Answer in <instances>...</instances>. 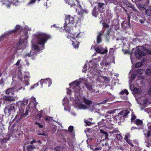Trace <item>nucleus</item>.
Wrapping results in <instances>:
<instances>
[{
    "label": "nucleus",
    "mask_w": 151,
    "mask_h": 151,
    "mask_svg": "<svg viewBox=\"0 0 151 151\" xmlns=\"http://www.w3.org/2000/svg\"><path fill=\"white\" fill-rule=\"evenodd\" d=\"M51 38V36L50 35L42 32L37 33L34 35L32 42L42 45V47L40 48L37 45H33L31 51L33 53H35L36 52L37 53L40 50L43 49L45 43L48 39Z\"/></svg>",
    "instance_id": "obj_1"
},
{
    "label": "nucleus",
    "mask_w": 151,
    "mask_h": 151,
    "mask_svg": "<svg viewBox=\"0 0 151 151\" xmlns=\"http://www.w3.org/2000/svg\"><path fill=\"white\" fill-rule=\"evenodd\" d=\"M30 99L31 101L29 103V105L27 106L25 113H24V110L25 109V106L27 104V101L24 100L19 102V104H20V106H19V108L20 113L21 114V116L20 118L16 120L17 121H18L20 119H22V117H25L28 115V112L30 111L31 104L32 103L34 104V107L35 108H36L38 103L37 102L35 98L34 97H32Z\"/></svg>",
    "instance_id": "obj_2"
},
{
    "label": "nucleus",
    "mask_w": 151,
    "mask_h": 151,
    "mask_svg": "<svg viewBox=\"0 0 151 151\" xmlns=\"http://www.w3.org/2000/svg\"><path fill=\"white\" fill-rule=\"evenodd\" d=\"M71 28H69L68 27L66 29V32L68 33L67 37L69 39L72 38L73 40L78 41L79 39L82 37V33L81 32L76 33L73 34L71 32Z\"/></svg>",
    "instance_id": "obj_3"
},
{
    "label": "nucleus",
    "mask_w": 151,
    "mask_h": 151,
    "mask_svg": "<svg viewBox=\"0 0 151 151\" xmlns=\"http://www.w3.org/2000/svg\"><path fill=\"white\" fill-rule=\"evenodd\" d=\"M81 82L80 80L79 81L78 80H75L69 84L70 88H72L75 93H77L78 95L80 94V92L81 90V88L79 86V83Z\"/></svg>",
    "instance_id": "obj_4"
},
{
    "label": "nucleus",
    "mask_w": 151,
    "mask_h": 151,
    "mask_svg": "<svg viewBox=\"0 0 151 151\" xmlns=\"http://www.w3.org/2000/svg\"><path fill=\"white\" fill-rule=\"evenodd\" d=\"M74 23V18L71 17L70 15H68L65 17V21L63 27L64 29L66 30L67 28H66L68 27H68L69 28H71L70 26H69L70 24H73Z\"/></svg>",
    "instance_id": "obj_5"
},
{
    "label": "nucleus",
    "mask_w": 151,
    "mask_h": 151,
    "mask_svg": "<svg viewBox=\"0 0 151 151\" xmlns=\"http://www.w3.org/2000/svg\"><path fill=\"white\" fill-rule=\"evenodd\" d=\"M14 108V104H13L8 105L6 106L4 109V112L5 113H8L9 115H10L12 112L15 111Z\"/></svg>",
    "instance_id": "obj_6"
},
{
    "label": "nucleus",
    "mask_w": 151,
    "mask_h": 151,
    "mask_svg": "<svg viewBox=\"0 0 151 151\" xmlns=\"http://www.w3.org/2000/svg\"><path fill=\"white\" fill-rule=\"evenodd\" d=\"M22 28L20 25H16L14 29H12L10 30L9 31L6 32L4 33L7 37L11 35L12 33H16L18 31H21Z\"/></svg>",
    "instance_id": "obj_7"
},
{
    "label": "nucleus",
    "mask_w": 151,
    "mask_h": 151,
    "mask_svg": "<svg viewBox=\"0 0 151 151\" xmlns=\"http://www.w3.org/2000/svg\"><path fill=\"white\" fill-rule=\"evenodd\" d=\"M145 55V53L143 51L141 50L139 48H137L134 54L135 56L137 59H140L142 58V57L144 56Z\"/></svg>",
    "instance_id": "obj_8"
},
{
    "label": "nucleus",
    "mask_w": 151,
    "mask_h": 151,
    "mask_svg": "<svg viewBox=\"0 0 151 151\" xmlns=\"http://www.w3.org/2000/svg\"><path fill=\"white\" fill-rule=\"evenodd\" d=\"M134 124L137 125L138 129H141L142 128L143 122L142 120L139 119H137L134 122Z\"/></svg>",
    "instance_id": "obj_9"
},
{
    "label": "nucleus",
    "mask_w": 151,
    "mask_h": 151,
    "mask_svg": "<svg viewBox=\"0 0 151 151\" xmlns=\"http://www.w3.org/2000/svg\"><path fill=\"white\" fill-rule=\"evenodd\" d=\"M129 113V111L127 109L123 110L118 114L117 117L119 116V115L122 116L124 117H126Z\"/></svg>",
    "instance_id": "obj_10"
},
{
    "label": "nucleus",
    "mask_w": 151,
    "mask_h": 151,
    "mask_svg": "<svg viewBox=\"0 0 151 151\" xmlns=\"http://www.w3.org/2000/svg\"><path fill=\"white\" fill-rule=\"evenodd\" d=\"M14 88H9L6 90L5 91V93L6 94L12 96L14 95Z\"/></svg>",
    "instance_id": "obj_11"
},
{
    "label": "nucleus",
    "mask_w": 151,
    "mask_h": 151,
    "mask_svg": "<svg viewBox=\"0 0 151 151\" xmlns=\"http://www.w3.org/2000/svg\"><path fill=\"white\" fill-rule=\"evenodd\" d=\"M85 84L87 89L92 93L93 92V88L92 84L88 81H86Z\"/></svg>",
    "instance_id": "obj_12"
},
{
    "label": "nucleus",
    "mask_w": 151,
    "mask_h": 151,
    "mask_svg": "<svg viewBox=\"0 0 151 151\" xmlns=\"http://www.w3.org/2000/svg\"><path fill=\"white\" fill-rule=\"evenodd\" d=\"M3 99L6 101H13L15 100L14 97L11 96H4L3 97Z\"/></svg>",
    "instance_id": "obj_13"
},
{
    "label": "nucleus",
    "mask_w": 151,
    "mask_h": 151,
    "mask_svg": "<svg viewBox=\"0 0 151 151\" xmlns=\"http://www.w3.org/2000/svg\"><path fill=\"white\" fill-rule=\"evenodd\" d=\"M36 145H28L27 146V149L28 151H34V149L36 147Z\"/></svg>",
    "instance_id": "obj_14"
},
{
    "label": "nucleus",
    "mask_w": 151,
    "mask_h": 151,
    "mask_svg": "<svg viewBox=\"0 0 151 151\" xmlns=\"http://www.w3.org/2000/svg\"><path fill=\"white\" fill-rule=\"evenodd\" d=\"M91 14L94 17H97L99 14L98 13L97 11V8L96 6H95L93 9Z\"/></svg>",
    "instance_id": "obj_15"
},
{
    "label": "nucleus",
    "mask_w": 151,
    "mask_h": 151,
    "mask_svg": "<svg viewBox=\"0 0 151 151\" xmlns=\"http://www.w3.org/2000/svg\"><path fill=\"white\" fill-rule=\"evenodd\" d=\"M75 41H72V45L75 49H78L79 47L80 42L78 41L75 40Z\"/></svg>",
    "instance_id": "obj_16"
},
{
    "label": "nucleus",
    "mask_w": 151,
    "mask_h": 151,
    "mask_svg": "<svg viewBox=\"0 0 151 151\" xmlns=\"http://www.w3.org/2000/svg\"><path fill=\"white\" fill-rule=\"evenodd\" d=\"M102 35V34L101 32L99 33L96 39V42L97 44H99L101 42V36Z\"/></svg>",
    "instance_id": "obj_17"
},
{
    "label": "nucleus",
    "mask_w": 151,
    "mask_h": 151,
    "mask_svg": "<svg viewBox=\"0 0 151 151\" xmlns=\"http://www.w3.org/2000/svg\"><path fill=\"white\" fill-rule=\"evenodd\" d=\"M37 54V52H35V53H33L32 51L31 50L29 53H27L24 56V58H26L27 57H29L32 56H34L35 55H36Z\"/></svg>",
    "instance_id": "obj_18"
},
{
    "label": "nucleus",
    "mask_w": 151,
    "mask_h": 151,
    "mask_svg": "<svg viewBox=\"0 0 151 151\" xmlns=\"http://www.w3.org/2000/svg\"><path fill=\"white\" fill-rule=\"evenodd\" d=\"M83 99L84 103L87 105H89L90 104H92V101H91L89 100L86 99L85 97H83Z\"/></svg>",
    "instance_id": "obj_19"
},
{
    "label": "nucleus",
    "mask_w": 151,
    "mask_h": 151,
    "mask_svg": "<svg viewBox=\"0 0 151 151\" xmlns=\"http://www.w3.org/2000/svg\"><path fill=\"white\" fill-rule=\"evenodd\" d=\"M144 135L146 137H150L151 135V132L147 130H144Z\"/></svg>",
    "instance_id": "obj_20"
},
{
    "label": "nucleus",
    "mask_w": 151,
    "mask_h": 151,
    "mask_svg": "<svg viewBox=\"0 0 151 151\" xmlns=\"http://www.w3.org/2000/svg\"><path fill=\"white\" fill-rule=\"evenodd\" d=\"M124 139L126 140L127 142L132 147H133V145L130 139L128 138V137L127 135H125Z\"/></svg>",
    "instance_id": "obj_21"
},
{
    "label": "nucleus",
    "mask_w": 151,
    "mask_h": 151,
    "mask_svg": "<svg viewBox=\"0 0 151 151\" xmlns=\"http://www.w3.org/2000/svg\"><path fill=\"white\" fill-rule=\"evenodd\" d=\"M100 131V132L102 134H103L104 135H105V139L107 140V139H109L108 138V136L109 135H108V133L107 132L104 131L103 130H101Z\"/></svg>",
    "instance_id": "obj_22"
},
{
    "label": "nucleus",
    "mask_w": 151,
    "mask_h": 151,
    "mask_svg": "<svg viewBox=\"0 0 151 151\" xmlns=\"http://www.w3.org/2000/svg\"><path fill=\"white\" fill-rule=\"evenodd\" d=\"M104 119H102L101 121L99 122L98 123V126L100 127H103L106 124L104 122Z\"/></svg>",
    "instance_id": "obj_23"
},
{
    "label": "nucleus",
    "mask_w": 151,
    "mask_h": 151,
    "mask_svg": "<svg viewBox=\"0 0 151 151\" xmlns=\"http://www.w3.org/2000/svg\"><path fill=\"white\" fill-rule=\"evenodd\" d=\"M145 13L147 15L151 17V9H147L146 10Z\"/></svg>",
    "instance_id": "obj_24"
},
{
    "label": "nucleus",
    "mask_w": 151,
    "mask_h": 151,
    "mask_svg": "<svg viewBox=\"0 0 151 151\" xmlns=\"http://www.w3.org/2000/svg\"><path fill=\"white\" fill-rule=\"evenodd\" d=\"M24 42V40L22 39H21L19 41V42L17 43V46H20Z\"/></svg>",
    "instance_id": "obj_25"
},
{
    "label": "nucleus",
    "mask_w": 151,
    "mask_h": 151,
    "mask_svg": "<svg viewBox=\"0 0 151 151\" xmlns=\"http://www.w3.org/2000/svg\"><path fill=\"white\" fill-rule=\"evenodd\" d=\"M120 93L121 94H124V93H125L126 95H128L129 94V92L127 90L124 89L122 90L121 92H120Z\"/></svg>",
    "instance_id": "obj_26"
},
{
    "label": "nucleus",
    "mask_w": 151,
    "mask_h": 151,
    "mask_svg": "<svg viewBox=\"0 0 151 151\" xmlns=\"http://www.w3.org/2000/svg\"><path fill=\"white\" fill-rule=\"evenodd\" d=\"M68 4L70 5L71 7L76 5V4L73 0H70V1L68 2Z\"/></svg>",
    "instance_id": "obj_27"
},
{
    "label": "nucleus",
    "mask_w": 151,
    "mask_h": 151,
    "mask_svg": "<svg viewBox=\"0 0 151 151\" xmlns=\"http://www.w3.org/2000/svg\"><path fill=\"white\" fill-rule=\"evenodd\" d=\"M145 73L147 75L151 76V69L147 68L146 70Z\"/></svg>",
    "instance_id": "obj_28"
},
{
    "label": "nucleus",
    "mask_w": 151,
    "mask_h": 151,
    "mask_svg": "<svg viewBox=\"0 0 151 151\" xmlns=\"http://www.w3.org/2000/svg\"><path fill=\"white\" fill-rule=\"evenodd\" d=\"M46 83H48V86H50L52 84V82L51 79L49 78H47Z\"/></svg>",
    "instance_id": "obj_29"
},
{
    "label": "nucleus",
    "mask_w": 151,
    "mask_h": 151,
    "mask_svg": "<svg viewBox=\"0 0 151 151\" xmlns=\"http://www.w3.org/2000/svg\"><path fill=\"white\" fill-rule=\"evenodd\" d=\"M116 136L117 139L119 140H121L122 139V137L121 133L116 134Z\"/></svg>",
    "instance_id": "obj_30"
},
{
    "label": "nucleus",
    "mask_w": 151,
    "mask_h": 151,
    "mask_svg": "<svg viewBox=\"0 0 151 151\" xmlns=\"http://www.w3.org/2000/svg\"><path fill=\"white\" fill-rule=\"evenodd\" d=\"M6 37H7V36L5 33H4V34L1 35V36L0 37V42L2 40H4V39Z\"/></svg>",
    "instance_id": "obj_31"
},
{
    "label": "nucleus",
    "mask_w": 151,
    "mask_h": 151,
    "mask_svg": "<svg viewBox=\"0 0 151 151\" xmlns=\"http://www.w3.org/2000/svg\"><path fill=\"white\" fill-rule=\"evenodd\" d=\"M136 116L134 114H132V117L131 118V121L132 122H134L135 121V119H136Z\"/></svg>",
    "instance_id": "obj_32"
},
{
    "label": "nucleus",
    "mask_w": 151,
    "mask_h": 151,
    "mask_svg": "<svg viewBox=\"0 0 151 151\" xmlns=\"http://www.w3.org/2000/svg\"><path fill=\"white\" fill-rule=\"evenodd\" d=\"M68 130L70 133L72 132L73 130V127L72 126H70L68 128Z\"/></svg>",
    "instance_id": "obj_33"
},
{
    "label": "nucleus",
    "mask_w": 151,
    "mask_h": 151,
    "mask_svg": "<svg viewBox=\"0 0 151 151\" xmlns=\"http://www.w3.org/2000/svg\"><path fill=\"white\" fill-rule=\"evenodd\" d=\"M142 65V64L141 62H138L136 63L135 65V67L138 68L140 67Z\"/></svg>",
    "instance_id": "obj_34"
},
{
    "label": "nucleus",
    "mask_w": 151,
    "mask_h": 151,
    "mask_svg": "<svg viewBox=\"0 0 151 151\" xmlns=\"http://www.w3.org/2000/svg\"><path fill=\"white\" fill-rule=\"evenodd\" d=\"M104 5V4L103 3H98V6L99 9H101Z\"/></svg>",
    "instance_id": "obj_35"
},
{
    "label": "nucleus",
    "mask_w": 151,
    "mask_h": 151,
    "mask_svg": "<svg viewBox=\"0 0 151 151\" xmlns=\"http://www.w3.org/2000/svg\"><path fill=\"white\" fill-rule=\"evenodd\" d=\"M47 81V78L45 79H42L40 81V82L42 85L43 83H46Z\"/></svg>",
    "instance_id": "obj_36"
},
{
    "label": "nucleus",
    "mask_w": 151,
    "mask_h": 151,
    "mask_svg": "<svg viewBox=\"0 0 151 151\" xmlns=\"http://www.w3.org/2000/svg\"><path fill=\"white\" fill-rule=\"evenodd\" d=\"M11 3L16 5L18 3V0H11Z\"/></svg>",
    "instance_id": "obj_37"
},
{
    "label": "nucleus",
    "mask_w": 151,
    "mask_h": 151,
    "mask_svg": "<svg viewBox=\"0 0 151 151\" xmlns=\"http://www.w3.org/2000/svg\"><path fill=\"white\" fill-rule=\"evenodd\" d=\"M102 24L103 27L106 28H108L109 27V26L108 24L106 23L105 22L103 23Z\"/></svg>",
    "instance_id": "obj_38"
},
{
    "label": "nucleus",
    "mask_w": 151,
    "mask_h": 151,
    "mask_svg": "<svg viewBox=\"0 0 151 151\" xmlns=\"http://www.w3.org/2000/svg\"><path fill=\"white\" fill-rule=\"evenodd\" d=\"M39 82L37 83H36V84H35L31 86L30 88L31 89H34L35 87H37L39 85Z\"/></svg>",
    "instance_id": "obj_39"
},
{
    "label": "nucleus",
    "mask_w": 151,
    "mask_h": 151,
    "mask_svg": "<svg viewBox=\"0 0 151 151\" xmlns=\"http://www.w3.org/2000/svg\"><path fill=\"white\" fill-rule=\"evenodd\" d=\"M55 150L56 151H60L61 149V147L60 146H56L55 147Z\"/></svg>",
    "instance_id": "obj_40"
},
{
    "label": "nucleus",
    "mask_w": 151,
    "mask_h": 151,
    "mask_svg": "<svg viewBox=\"0 0 151 151\" xmlns=\"http://www.w3.org/2000/svg\"><path fill=\"white\" fill-rule=\"evenodd\" d=\"M35 124L37 125L39 128H42L43 127V125L40 124L39 123L37 122H36L35 123Z\"/></svg>",
    "instance_id": "obj_41"
},
{
    "label": "nucleus",
    "mask_w": 151,
    "mask_h": 151,
    "mask_svg": "<svg viewBox=\"0 0 151 151\" xmlns=\"http://www.w3.org/2000/svg\"><path fill=\"white\" fill-rule=\"evenodd\" d=\"M28 32L25 31L24 33V36H25V40H27L28 38Z\"/></svg>",
    "instance_id": "obj_42"
},
{
    "label": "nucleus",
    "mask_w": 151,
    "mask_h": 151,
    "mask_svg": "<svg viewBox=\"0 0 151 151\" xmlns=\"http://www.w3.org/2000/svg\"><path fill=\"white\" fill-rule=\"evenodd\" d=\"M86 106L82 104H80L79 105V107L81 108H84Z\"/></svg>",
    "instance_id": "obj_43"
},
{
    "label": "nucleus",
    "mask_w": 151,
    "mask_h": 151,
    "mask_svg": "<svg viewBox=\"0 0 151 151\" xmlns=\"http://www.w3.org/2000/svg\"><path fill=\"white\" fill-rule=\"evenodd\" d=\"M127 15H128V17L127 18V19L128 21V23L129 24H130V19L131 18V17L129 14H127Z\"/></svg>",
    "instance_id": "obj_44"
},
{
    "label": "nucleus",
    "mask_w": 151,
    "mask_h": 151,
    "mask_svg": "<svg viewBox=\"0 0 151 151\" xmlns=\"http://www.w3.org/2000/svg\"><path fill=\"white\" fill-rule=\"evenodd\" d=\"M119 131L115 129V130H113L111 132V133H112V134H114V133H119Z\"/></svg>",
    "instance_id": "obj_45"
},
{
    "label": "nucleus",
    "mask_w": 151,
    "mask_h": 151,
    "mask_svg": "<svg viewBox=\"0 0 151 151\" xmlns=\"http://www.w3.org/2000/svg\"><path fill=\"white\" fill-rule=\"evenodd\" d=\"M48 117L50 118H52V117L48 116ZM45 120L47 121L50 122V120L48 118V117H45Z\"/></svg>",
    "instance_id": "obj_46"
},
{
    "label": "nucleus",
    "mask_w": 151,
    "mask_h": 151,
    "mask_svg": "<svg viewBox=\"0 0 151 151\" xmlns=\"http://www.w3.org/2000/svg\"><path fill=\"white\" fill-rule=\"evenodd\" d=\"M22 61L21 59L18 60L17 63L15 64V65H19L20 62Z\"/></svg>",
    "instance_id": "obj_47"
},
{
    "label": "nucleus",
    "mask_w": 151,
    "mask_h": 151,
    "mask_svg": "<svg viewBox=\"0 0 151 151\" xmlns=\"http://www.w3.org/2000/svg\"><path fill=\"white\" fill-rule=\"evenodd\" d=\"M10 137V136H9V137L7 138H4L3 142L5 143H6V141H8V140H9V139Z\"/></svg>",
    "instance_id": "obj_48"
},
{
    "label": "nucleus",
    "mask_w": 151,
    "mask_h": 151,
    "mask_svg": "<svg viewBox=\"0 0 151 151\" xmlns=\"http://www.w3.org/2000/svg\"><path fill=\"white\" fill-rule=\"evenodd\" d=\"M145 19L144 18H143L142 19H139V21L141 22V23L143 24L144 23Z\"/></svg>",
    "instance_id": "obj_49"
},
{
    "label": "nucleus",
    "mask_w": 151,
    "mask_h": 151,
    "mask_svg": "<svg viewBox=\"0 0 151 151\" xmlns=\"http://www.w3.org/2000/svg\"><path fill=\"white\" fill-rule=\"evenodd\" d=\"M96 50L97 52H98L99 53L100 52H101V50L98 47L96 48Z\"/></svg>",
    "instance_id": "obj_50"
},
{
    "label": "nucleus",
    "mask_w": 151,
    "mask_h": 151,
    "mask_svg": "<svg viewBox=\"0 0 151 151\" xmlns=\"http://www.w3.org/2000/svg\"><path fill=\"white\" fill-rule=\"evenodd\" d=\"M85 123L88 125L89 126L91 124V122L88 120H86L85 122Z\"/></svg>",
    "instance_id": "obj_51"
},
{
    "label": "nucleus",
    "mask_w": 151,
    "mask_h": 151,
    "mask_svg": "<svg viewBox=\"0 0 151 151\" xmlns=\"http://www.w3.org/2000/svg\"><path fill=\"white\" fill-rule=\"evenodd\" d=\"M136 72L137 73L141 74L142 72H141V69H138L136 70Z\"/></svg>",
    "instance_id": "obj_52"
},
{
    "label": "nucleus",
    "mask_w": 151,
    "mask_h": 151,
    "mask_svg": "<svg viewBox=\"0 0 151 151\" xmlns=\"http://www.w3.org/2000/svg\"><path fill=\"white\" fill-rule=\"evenodd\" d=\"M136 129H138V127H132L131 128V130H134Z\"/></svg>",
    "instance_id": "obj_53"
},
{
    "label": "nucleus",
    "mask_w": 151,
    "mask_h": 151,
    "mask_svg": "<svg viewBox=\"0 0 151 151\" xmlns=\"http://www.w3.org/2000/svg\"><path fill=\"white\" fill-rule=\"evenodd\" d=\"M29 77L28 76L25 75L24 76V78L25 80H26L27 79L29 78Z\"/></svg>",
    "instance_id": "obj_54"
},
{
    "label": "nucleus",
    "mask_w": 151,
    "mask_h": 151,
    "mask_svg": "<svg viewBox=\"0 0 151 151\" xmlns=\"http://www.w3.org/2000/svg\"><path fill=\"white\" fill-rule=\"evenodd\" d=\"M119 149H120L121 150H122V151L124 150V147L123 146H122L121 147H119L118 148Z\"/></svg>",
    "instance_id": "obj_55"
},
{
    "label": "nucleus",
    "mask_w": 151,
    "mask_h": 151,
    "mask_svg": "<svg viewBox=\"0 0 151 151\" xmlns=\"http://www.w3.org/2000/svg\"><path fill=\"white\" fill-rule=\"evenodd\" d=\"M14 130V127H12L11 128V132L12 133Z\"/></svg>",
    "instance_id": "obj_56"
},
{
    "label": "nucleus",
    "mask_w": 151,
    "mask_h": 151,
    "mask_svg": "<svg viewBox=\"0 0 151 151\" xmlns=\"http://www.w3.org/2000/svg\"><path fill=\"white\" fill-rule=\"evenodd\" d=\"M105 117L108 119H111L110 116H109V115H106L105 116Z\"/></svg>",
    "instance_id": "obj_57"
},
{
    "label": "nucleus",
    "mask_w": 151,
    "mask_h": 151,
    "mask_svg": "<svg viewBox=\"0 0 151 151\" xmlns=\"http://www.w3.org/2000/svg\"><path fill=\"white\" fill-rule=\"evenodd\" d=\"M37 115L39 119L41 118L42 117V115L41 114H38Z\"/></svg>",
    "instance_id": "obj_58"
},
{
    "label": "nucleus",
    "mask_w": 151,
    "mask_h": 151,
    "mask_svg": "<svg viewBox=\"0 0 151 151\" xmlns=\"http://www.w3.org/2000/svg\"><path fill=\"white\" fill-rule=\"evenodd\" d=\"M137 38H134V39H133V40H132V41L133 42H134L135 43H136V41H137Z\"/></svg>",
    "instance_id": "obj_59"
},
{
    "label": "nucleus",
    "mask_w": 151,
    "mask_h": 151,
    "mask_svg": "<svg viewBox=\"0 0 151 151\" xmlns=\"http://www.w3.org/2000/svg\"><path fill=\"white\" fill-rule=\"evenodd\" d=\"M25 82L26 84L27 85H28L29 83L28 81L27 80H25Z\"/></svg>",
    "instance_id": "obj_60"
},
{
    "label": "nucleus",
    "mask_w": 151,
    "mask_h": 151,
    "mask_svg": "<svg viewBox=\"0 0 151 151\" xmlns=\"http://www.w3.org/2000/svg\"><path fill=\"white\" fill-rule=\"evenodd\" d=\"M148 92L149 94H151V88H150L148 91Z\"/></svg>",
    "instance_id": "obj_61"
},
{
    "label": "nucleus",
    "mask_w": 151,
    "mask_h": 151,
    "mask_svg": "<svg viewBox=\"0 0 151 151\" xmlns=\"http://www.w3.org/2000/svg\"><path fill=\"white\" fill-rule=\"evenodd\" d=\"M132 9H133V10L135 12H137V9H135V8L134 7H132Z\"/></svg>",
    "instance_id": "obj_62"
},
{
    "label": "nucleus",
    "mask_w": 151,
    "mask_h": 151,
    "mask_svg": "<svg viewBox=\"0 0 151 151\" xmlns=\"http://www.w3.org/2000/svg\"><path fill=\"white\" fill-rule=\"evenodd\" d=\"M114 113V112L113 111H112L111 110L109 111H108V113H109V114H112Z\"/></svg>",
    "instance_id": "obj_63"
},
{
    "label": "nucleus",
    "mask_w": 151,
    "mask_h": 151,
    "mask_svg": "<svg viewBox=\"0 0 151 151\" xmlns=\"http://www.w3.org/2000/svg\"><path fill=\"white\" fill-rule=\"evenodd\" d=\"M3 83V79H1L0 80V84H2Z\"/></svg>",
    "instance_id": "obj_64"
}]
</instances>
